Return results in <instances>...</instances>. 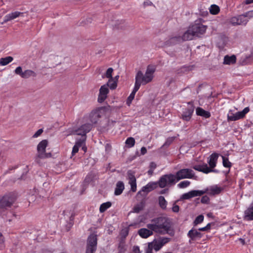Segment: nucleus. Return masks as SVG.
<instances>
[{"instance_id": "nucleus-41", "label": "nucleus", "mask_w": 253, "mask_h": 253, "mask_svg": "<svg viewBox=\"0 0 253 253\" xmlns=\"http://www.w3.org/2000/svg\"><path fill=\"white\" fill-rule=\"evenodd\" d=\"M190 184V182L187 180L181 181L178 185V187L180 188H184L188 186Z\"/></svg>"}, {"instance_id": "nucleus-1", "label": "nucleus", "mask_w": 253, "mask_h": 253, "mask_svg": "<svg viewBox=\"0 0 253 253\" xmlns=\"http://www.w3.org/2000/svg\"><path fill=\"white\" fill-rule=\"evenodd\" d=\"M156 71V68L153 65H149L144 75L141 71H138L135 78V84L133 89L128 97L126 103L129 105L134 99L136 92L139 89L141 84L145 85L153 80L154 74Z\"/></svg>"}, {"instance_id": "nucleus-50", "label": "nucleus", "mask_w": 253, "mask_h": 253, "mask_svg": "<svg viewBox=\"0 0 253 253\" xmlns=\"http://www.w3.org/2000/svg\"><path fill=\"white\" fill-rule=\"evenodd\" d=\"M210 201V198L208 196H204L202 197L201 202L203 204H208Z\"/></svg>"}, {"instance_id": "nucleus-29", "label": "nucleus", "mask_w": 253, "mask_h": 253, "mask_svg": "<svg viewBox=\"0 0 253 253\" xmlns=\"http://www.w3.org/2000/svg\"><path fill=\"white\" fill-rule=\"evenodd\" d=\"M124 188L125 187L124 183L121 181H118L116 184L114 194L117 196L121 195L122 193Z\"/></svg>"}, {"instance_id": "nucleus-14", "label": "nucleus", "mask_w": 253, "mask_h": 253, "mask_svg": "<svg viewBox=\"0 0 253 253\" xmlns=\"http://www.w3.org/2000/svg\"><path fill=\"white\" fill-rule=\"evenodd\" d=\"M92 128V125L90 124H85L76 129L74 133L82 136H86V134L90 131Z\"/></svg>"}, {"instance_id": "nucleus-57", "label": "nucleus", "mask_w": 253, "mask_h": 253, "mask_svg": "<svg viewBox=\"0 0 253 253\" xmlns=\"http://www.w3.org/2000/svg\"><path fill=\"white\" fill-rule=\"evenodd\" d=\"M168 192H169V189L168 188H165V189H164L161 190L159 192V194H164L165 193H168Z\"/></svg>"}, {"instance_id": "nucleus-28", "label": "nucleus", "mask_w": 253, "mask_h": 253, "mask_svg": "<svg viewBox=\"0 0 253 253\" xmlns=\"http://www.w3.org/2000/svg\"><path fill=\"white\" fill-rule=\"evenodd\" d=\"M196 112L198 116H200L205 118H209L211 117L210 112L205 111L201 107H198L196 110Z\"/></svg>"}, {"instance_id": "nucleus-20", "label": "nucleus", "mask_w": 253, "mask_h": 253, "mask_svg": "<svg viewBox=\"0 0 253 253\" xmlns=\"http://www.w3.org/2000/svg\"><path fill=\"white\" fill-rule=\"evenodd\" d=\"M223 190V188L218 186L217 185H213L211 186L210 188H207L203 191H206V193L210 195H215L220 193Z\"/></svg>"}, {"instance_id": "nucleus-43", "label": "nucleus", "mask_w": 253, "mask_h": 253, "mask_svg": "<svg viewBox=\"0 0 253 253\" xmlns=\"http://www.w3.org/2000/svg\"><path fill=\"white\" fill-rule=\"evenodd\" d=\"M86 136H82V138L79 139L77 140L75 144L79 146V147H81L83 145V144L84 143V142L86 140Z\"/></svg>"}, {"instance_id": "nucleus-35", "label": "nucleus", "mask_w": 253, "mask_h": 253, "mask_svg": "<svg viewBox=\"0 0 253 253\" xmlns=\"http://www.w3.org/2000/svg\"><path fill=\"white\" fill-rule=\"evenodd\" d=\"M106 85L107 87L109 86L111 89H114L117 87V83L116 82V80H114L113 78H111L109 79Z\"/></svg>"}, {"instance_id": "nucleus-36", "label": "nucleus", "mask_w": 253, "mask_h": 253, "mask_svg": "<svg viewBox=\"0 0 253 253\" xmlns=\"http://www.w3.org/2000/svg\"><path fill=\"white\" fill-rule=\"evenodd\" d=\"M193 67L191 66H183L177 70L178 74L184 73L185 72L191 71Z\"/></svg>"}, {"instance_id": "nucleus-53", "label": "nucleus", "mask_w": 253, "mask_h": 253, "mask_svg": "<svg viewBox=\"0 0 253 253\" xmlns=\"http://www.w3.org/2000/svg\"><path fill=\"white\" fill-rule=\"evenodd\" d=\"M172 211L174 212H178L179 211V207L176 205L175 203L173 204L172 208Z\"/></svg>"}, {"instance_id": "nucleus-58", "label": "nucleus", "mask_w": 253, "mask_h": 253, "mask_svg": "<svg viewBox=\"0 0 253 253\" xmlns=\"http://www.w3.org/2000/svg\"><path fill=\"white\" fill-rule=\"evenodd\" d=\"M133 251L134 253H140L139 247L138 246H134L133 247Z\"/></svg>"}, {"instance_id": "nucleus-17", "label": "nucleus", "mask_w": 253, "mask_h": 253, "mask_svg": "<svg viewBox=\"0 0 253 253\" xmlns=\"http://www.w3.org/2000/svg\"><path fill=\"white\" fill-rule=\"evenodd\" d=\"M203 236V234L198 231V229L192 228L187 233V236L190 239L191 241H196L200 239Z\"/></svg>"}, {"instance_id": "nucleus-10", "label": "nucleus", "mask_w": 253, "mask_h": 253, "mask_svg": "<svg viewBox=\"0 0 253 253\" xmlns=\"http://www.w3.org/2000/svg\"><path fill=\"white\" fill-rule=\"evenodd\" d=\"M229 22L234 26H246L248 22V19L246 18L243 14L231 17L229 20Z\"/></svg>"}, {"instance_id": "nucleus-46", "label": "nucleus", "mask_w": 253, "mask_h": 253, "mask_svg": "<svg viewBox=\"0 0 253 253\" xmlns=\"http://www.w3.org/2000/svg\"><path fill=\"white\" fill-rule=\"evenodd\" d=\"M4 247V239L1 232H0V249L2 250Z\"/></svg>"}, {"instance_id": "nucleus-22", "label": "nucleus", "mask_w": 253, "mask_h": 253, "mask_svg": "<svg viewBox=\"0 0 253 253\" xmlns=\"http://www.w3.org/2000/svg\"><path fill=\"white\" fill-rule=\"evenodd\" d=\"M153 230L145 228L140 229L138 231V235L143 238H147L153 234Z\"/></svg>"}, {"instance_id": "nucleus-26", "label": "nucleus", "mask_w": 253, "mask_h": 253, "mask_svg": "<svg viewBox=\"0 0 253 253\" xmlns=\"http://www.w3.org/2000/svg\"><path fill=\"white\" fill-rule=\"evenodd\" d=\"M158 181L154 182H149L146 186H144L142 188V191L144 192H149L156 188L157 187Z\"/></svg>"}, {"instance_id": "nucleus-12", "label": "nucleus", "mask_w": 253, "mask_h": 253, "mask_svg": "<svg viewBox=\"0 0 253 253\" xmlns=\"http://www.w3.org/2000/svg\"><path fill=\"white\" fill-rule=\"evenodd\" d=\"M194 111V106L193 105H191L190 106L184 110L180 117V119L184 121H189L192 118Z\"/></svg>"}, {"instance_id": "nucleus-40", "label": "nucleus", "mask_w": 253, "mask_h": 253, "mask_svg": "<svg viewBox=\"0 0 253 253\" xmlns=\"http://www.w3.org/2000/svg\"><path fill=\"white\" fill-rule=\"evenodd\" d=\"M175 139V137H168L165 143L162 146V147H169L174 141Z\"/></svg>"}, {"instance_id": "nucleus-47", "label": "nucleus", "mask_w": 253, "mask_h": 253, "mask_svg": "<svg viewBox=\"0 0 253 253\" xmlns=\"http://www.w3.org/2000/svg\"><path fill=\"white\" fill-rule=\"evenodd\" d=\"M14 73L15 74L19 75L21 77L23 73L22 67L21 66L17 67L14 70Z\"/></svg>"}, {"instance_id": "nucleus-27", "label": "nucleus", "mask_w": 253, "mask_h": 253, "mask_svg": "<svg viewBox=\"0 0 253 253\" xmlns=\"http://www.w3.org/2000/svg\"><path fill=\"white\" fill-rule=\"evenodd\" d=\"M236 62V57L234 55L231 56L226 55L224 57L223 64L226 65H231L235 63Z\"/></svg>"}, {"instance_id": "nucleus-44", "label": "nucleus", "mask_w": 253, "mask_h": 253, "mask_svg": "<svg viewBox=\"0 0 253 253\" xmlns=\"http://www.w3.org/2000/svg\"><path fill=\"white\" fill-rule=\"evenodd\" d=\"M118 249H119V253H124L126 251V249L125 248V245L123 243H120L119 246H118Z\"/></svg>"}, {"instance_id": "nucleus-31", "label": "nucleus", "mask_w": 253, "mask_h": 253, "mask_svg": "<svg viewBox=\"0 0 253 253\" xmlns=\"http://www.w3.org/2000/svg\"><path fill=\"white\" fill-rule=\"evenodd\" d=\"M37 76V74L32 70H26L23 72L22 74V76L21 78L24 79H28L30 77H36Z\"/></svg>"}, {"instance_id": "nucleus-60", "label": "nucleus", "mask_w": 253, "mask_h": 253, "mask_svg": "<svg viewBox=\"0 0 253 253\" xmlns=\"http://www.w3.org/2000/svg\"><path fill=\"white\" fill-rule=\"evenodd\" d=\"M131 190L132 192H135L136 191V184L131 185Z\"/></svg>"}, {"instance_id": "nucleus-19", "label": "nucleus", "mask_w": 253, "mask_h": 253, "mask_svg": "<svg viewBox=\"0 0 253 253\" xmlns=\"http://www.w3.org/2000/svg\"><path fill=\"white\" fill-rule=\"evenodd\" d=\"M243 218L246 221L253 220V200L247 209L245 211Z\"/></svg>"}, {"instance_id": "nucleus-15", "label": "nucleus", "mask_w": 253, "mask_h": 253, "mask_svg": "<svg viewBox=\"0 0 253 253\" xmlns=\"http://www.w3.org/2000/svg\"><path fill=\"white\" fill-rule=\"evenodd\" d=\"M103 110L101 108H98L92 111L89 115L90 121L92 124H96L101 117Z\"/></svg>"}, {"instance_id": "nucleus-5", "label": "nucleus", "mask_w": 253, "mask_h": 253, "mask_svg": "<svg viewBox=\"0 0 253 253\" xmlns=\"http://www.w3.org/2000/svg\"><path fill=\"white\" fill-rule=\"evenodd\" d=\"M16 196L12 193H8L0 197V212L10 208L16 200Z\"/></svg>"}, {"instance_id": "nucleus-51", "label": "nucleus", "mask_w": 253, "mask_h": 253, "mask_svg": "<svg viewBox=\"0 0 253 253\" xmlns=\"http://www.w3.org/2000/svg\"><path fill=\"white\" fill-rule=\"evenodd\" d=\"M74 219V215L73 214H72V215L70 216V222L68 223V230H69V229L73 226V224H74V222H73V220Z\"/></svg>"}, {"instance_id": "nucleus-64", "label": "nucleus", "mask_w": 253, "mask_h": 253, "mask_svg": "<svg viewBox=\"0 0 253 253\" xmlns=\"http://www.w3.org/2000/svg\"><path fill=\"white\" fill-rule=\"evenodd\" d=\"M245 3L246 4H249L253 3V0H246Z\"/></svg>"}, {"instance_id": "nucleus-3", "label": "nucleus", "mask_w": 253, "mask_h": 253, "mask_svg": "<svg viewBox=\"0 0 253 253\" xmlns=\"http://www.w3.org/2000/svg\"><path fill=\"white\" fill-rule=\"evenodd\" d=\"M48 145V141L46 139L41 141L37 146V154L35 158V161L40 164L41 159H46L52 156L51 153H46L45 149Z\"/></svg>"}, {"instance_id": "nucleus-54", "label": "nucleus", "mask_w": 253, "mask_h": 253, "mask_svg": "<svg viewBox=\"0 0 253 253\" xmlns=\"http://www.w3.org/2000/svg\"><path fill=\"white\" fill-rule=\"evenodd\" d=\"M79 146L75 144L73 148L72 154V155H74L75 154L77 153L79 151Z\"/></svg>"}, {"instance_id": "nucleus-48", "label": "nucleus", "mask_w": 253, "mask_h": 253, "mask_svg": "<svg viewBox=\"0 0 253 253\" xmlns=\"http://www.w3.org/2000/svg\"><path fill=\"white\" fill-rule=\"evenodd\" d=\"M246 18H248V20L253 17V10L249 11L243 14Z\"/></svg>"}, {"instance_id": "nucleus-6", "label": "nucleus", "mask_w": 253, "mask_h": 253, "mask_svg": "<svg viewBox=\"0 0 253 253\" xmlns=\"http://www.w3.org/2000/svg\"><path fill=\"white\" fill-rule=\"evenodd\" d=\"M97 239L96 235L90 234L87 238L86 253H94L97 249Z\"/></svg>"}, {"instance_id": "nucleus-59", "label": "nucleus", "mask_w": 253, "mask_h": 253, "mask_svg": "<svg viewBox=\"0 0 253 253\" xmlns=\"http://www.w3.org/2000/svg\"><path fill=\"white\" fill-rule=\"evenodd\" d=\"M147 153V149L145 147H142L141 148V153L142 155H144Z\"/></svg>"}, {"instance_id": "nucleus-13", "label": "nucleus", "mask_w": 253, "mask_h": 253, "mask_svg": "<svg viewBox=\"0 0 253 253\" xmlns=\"http://www.w3.org/2000/svg\"><path fill=\"white\" fill-rule=\"evenodd\" d=\"M219 157L218 154L213 153L211 154L208 160V163L209 165V168L212 170L211 172H217L218 170L213 169L216 166L217 160Z\"/></svg>"}, {"instance_id": "nucleus-23", "label": "nucleus", "mask_w": 253, "mask_h": 253, "mask_svg": "<svg viewBox=\"0 0 253 253\" xmlns=\"http://www.w3.org/2000/svg\"><path fill=\"white\" fill-rule=\"evenodd\" d=\"M22 14H23V13L19 11H15L14 12L7 14L4 17L3 22L2 23H5L13 19H14Z\"/></svg>"}, {"instance_id": "nucleus-62", "label": "nucleus", "mask_w": 253, "mask_h": 253, "mask_svg": "<svg viewBox=\"0 0 253 253\" xmlns=\"http://www.w3.org/2000/svg\"><path fill=\"white\" fill-rule=\"evenodd\" d=\"M129 184L130 185L136 184V179H132V180H129Z\"/></svg>"}, {"instance_id": "nucleus-56", "label": "nucleus", "mask_w": 253, "mask_h": 253, "mask_svg": "<svg viewBox=\"0 0 253 253\" xmlns=\"http://www.w3.org/2000/svg\"><path fill=\"white\" fill-rule=\"evenodd\" d=\"M157 167L156 164L154 162H151L150 164V169L154 170Z\"/></svg>"}, {"instance_id": "nucleus-30", "label": "nucleus", "mask_w": 253, "mask_h": 253, "mask_svg": "<svg viewBox=\"0 0 253 253\" xmlns=\"http://www.w3.org/2000/svg\"><path fill=\"white\" fill-rule=\"evenodd\" d=\"M158 203L159 206L162 210H166L167 209L168 202L164 196H160L158 197Z\"/></svg>"}, {"instance_id": "nucleus-34", "label": "nucleus", "mask_w": 253, "mask_h": 253, "mask_svg": "<svg viewBox=\"0 0 253 253\" xmlns=\"http://www.w3.org/2000/svg\"><path fill=\"white\" fill-rule=\"evenodd\" d=\"M144 204L143 202H141L139 204L135 205L132 209V212L135 213H139L143 209Z\"/></svg>"}, {"instance_id": "nucleus-11", "label": "nucleus", "mask_w": 253, "mask_h": 253, "mask_svg": "<svg viewBox=\"0 0 253 253\" xmlns=\"http://www.w3.org/2000/svg\"><path fill=\"white\" fill-rule=\"evenodd\" d=\"M170 241V238L167 237H160L154 241L153 243V248L155 251H159L165 245Z\"/></svg>"}, {"instance_id": "nucleus-4", "label": "nucleus", "mask_w": 253, "mask_h": 253, "mask_svg": "<svg viewBox=\"0 0 253 253\" xmlns=\"http://www.w3.org/2000/svg\"><path fill=\"white\" fill-rule=\"evenodd\" d=\"M177 182L175 174L169 173L161 176L158 181V184L160 188H164L174 186Z\"/></svg>"}, {"instance_id": "nucleus-55", "label": "nucleus", "mask_w": 253, "mask_h": 253, "mask_svg": "<svg viewBox=\"0 0 253 253\" xmlns=\"http://www.w3.org/2000/svg\"><path fill=\"white\" fill-rule=\"evenodd\" d=\"M43 132V129H39V130H38L36 133L33 135V137H38L39 136H40Z\"/></svg>"}, {"instance_id": "nucleus-9", "label": "nucleus", "mask_w": 253, "mask_h": 253, "mask_svg": "<svg viewBox=\"0 0 253 253\" xmlns=\"http://www.w3.org/2000/svg\"><path fill=\"white\" fill-rule=\"evenodd\" d=\"M249 111L250 108L247 107L245 108L242 111L237 112L235 114L230 112L227 115V120L228 121H235L243 119Z\"/></svg>"}, {"instance_id": "nucleus-33", "label": "nucleus", "mask_w": 253, "mask_h": 253, "mask_svg": "<svg viewBox=\"0 0 253 253\" xmlns=\"http://www.w3.org/2000/svg\"><path fill=\"white\" fill-rule=\"evenodd\" d=\"M112 206V203L110 202H107L102 204L99 208L100 212L103 213L105 211L108 209H109Z\"/></svg>"}, {"instance_id": "nucleus-49", "label": "nucleus", "mask_w": 253, "mask_h": 253, "mask_svg": "<svg viewBox=\"0 0 253 253\" xmlns=\"http://www.w3.org/2000/svg\"><path fill=\"white\" fill-rule=\"evenodd\" d=\"M134 172L132 170H128L127 172L129 180L135 179V177L134 175Z\"/></svg>"}, {"instance_id": "nucleus-39", "label": "nucleus", "mask_w": 253, "mask_h": 253, "mask_svg": "<svg viewBox=\"0 0 253 253\" xmlns=\"http://www.w3.org/2000/svg\"><path fill=\"white\" fill-rule=\"evenodd\" d=\"M126 144L129 148L133 147L135 144V139L134 138L130 137L126 139Z\"/></svg>"}, {"instance_id": "nucleus-32", "label": "nucleus", "mask_w": 253, "mask_h": 253, "mask_svg": "<svg viewBox=\"0 0 253 253\" xmlns=\"http://www.w3.org/2000/svg\"><path fill=\"white\" fill-rule=\"evenodd\" d=\"M13 58L11 56H7L5 58H1L0 59V65L5 66L12 62Z\"/></svg>"}, {"instance_id": "nucleus-21", "label": "nucleus", "mask_w": 253, "mask_h": 253, "mask_svg": "<svg viewBox=\"0 0 253 253\" xmlns=\"http://www.w3.org/2000/svg\"><path fill=\"white\" fill-rule=\"evenodd\" d=\"M192 168L196 170L202 172L206 174L211 172L212 171L211 169L209 168L207 164L195 165Z\"/></svg>"}, {"instance_id": "nucleus-18", "label": "nucleus", "mask_w": 253, "mask_h": 253, "mask_svg": "<svg viewBox=\"0 0 253 253\" xmlns=\"http://www.w3.org/2000/svg\"><path fill=\"white\" fill-rule=\"evenodd\" d=\"M108 93V87L105 84L102 85L99 89L98 102L99 103L103 102L106 99Z\"/></svg>"}, {"instance_id": "nucleus-42", "label": "nucleus", "mask_w": 253, "mask_h": 253, "mask_svg": "<svg viewBox=\"0 0 253 253\" xmlns=\"http://www.w3.org/2000/svg\"><path fill=\"white\" fill-rule=\"evenodd\" d=\"M204 216L203 215H199L195 218L194 221V225H196L202 222L204 220Z\"/></svg>"}, {"instance_id": "nucleus-61", "label": "nucleus", "mask_w": 253, "mask_h": 253, "mask_svg": "<svg viewBox=\"0 0 253 253\" xmlns=\"http://www.w3.org/2000/svg\"><path fill=\"white\" fill-rule=\"evenodd\" d=\"M144 6H147V5H151L152 4V3L151 1L149 0H147L144 2L143 3Z\"/></svg>"}, {"instance_id": "nucleus-25", "label": "nucleus", "mask_w": 253, "mask_h": 253, "mask_svg": "<svg viewBox=\"0 0 253 253\" xmlns=\"http://www.w3.org/2000/svg\"><path fill=\"white\" fill-rule=\"evenodd\" d=\"M195 36L194 33L191 31L190 27L187 31H186L183 36L181 37L182 41H189L193 39V37Z\"/></svg>"}, {"instance_id": "nucleus-38", "label": "nucleus", "mask_w": 253, "mask_h": 253, "mask_svg": "<svg viewBox=\"0 0 253 253\" xmlns=\"http://www.w3.org/2000/svg\"><path fill=\"white\" fill-rule=\"evenodd\" d=\"M223 166L227 168H230L232 166L231 163L229 161L228 158L222 156Z\"/></svg>"}, {"instance_id": "nucleus-2", "label": "nucleus", "mask_w": 253, "mask_h": 253, "mask_svg": "<svg viewBox=\"0 0 253 253\" xmlns=\"http://www.w3.org/2000/svg\"><path fill=\"white\" fill-rule=\"evenodd\" d=\"M151 222L147 224V227L154 232L161 235L168 234L171 237L174 235L172 223L169 218L160 216L153 219Z\"/></svg>"}, {"instance_id": "nucleus-7", "label": "nucleus", "mask_w": 253, "mask_h": 253, "mask_svg": "<svg viewBox=\"0 0 253 253\" xmlns=\"http://www.w3.org/2000/svg\"><path fill=\"white\" fill-rule=\"evenodd\" d=\"M177 181L185 178H193L195 173L193 170L190 169H182L177 171L175 174Z\"/></svg>"}, {"instance_id": "nucleus-24", "label": "nucleus", "mask_w": 253, "mask_h": 253, "mask_svg": "<svg viewBox=\"0 0 253 253\" xmlns=\"http://www.w3.org/2000/svg\"><path fill=\"white\" fill-rule=\"evenodd\" d=\"M182 41L180 36H176L170 38L169 40L165 42V44L168 46H170L174 44H176Z\"/></svg>"}, {"instance_id": "nucleus-37", "label": "nucleus", "mask_w": 253, "mask_h": 253, "mask_svg": "<svg viewBox=\"0 0 253 253\" xmlns=\"http://www.w3.org/2000/svg\"><path fill=\"white\" fill-rule=\"evenodd\" d=\"M220 10L219 6L215 4H212L211 6L210 12L212 14H217L219 13Z\"/></svg>"}, {"instance_id": "nucleus-16", "label": "nucleus", "mask_w": 253, "mask_h": 253, "mask_svg": "<svg viewBox=\"0 0 253 253\" xmlns=\"http://www.w3.org/2000/svg\"><path fill=\"white\" fill-rule=\"evenodd\" d=\"M206 191L202 190H192L188 193L183 194L181 197V199L184 200H188L196 196H200L205 194Z\"/></svg>"}, {"instance_id": "nucleus-8", "label": "nucleus", "mask_w": 253, "mask_h": 253, "mask_svg": "<svg viewBox=\"0 0 253 253\" xmlns=\"http://www.w3.org/2000/svg\"><path fill=\"white\" fill-rule=\"evenodd\" d=\"M190 28L195 36L200 37L206 32L207 27L199 21H196L194 24L190 26Z\"/></svg>"}, {"instance_id": "nucleus-52", "label": "nucleus", "mask_w": 253, "mask_h": 253, "mask_svg": "<svg viewBox=\"0 0 253 253\" xmlns=\"http://www.w3.org/2000/svg\"><path fill=\"white\" fill-rule=\"evenodd\" d=\"M128 234V230L127 229H123L121 232V235L122 237L126 238Z\"/></svg>"}, {"instance_id": "nucleus-63", "label": "nucleus", "mask_w": 253, "mask_h": 253, "mask_svg": "<svg viewBox=\"0 0 253 253\" xmlns=\"http://www.w3.org/2000/svg\"><path fill=\"white\" fill-rule=\"evenodd\" d=\"M206 229L207 231L209 230L211 228V223H208L206 226H205Z\"/></svg>"}, {"instance_id": "nucleus-45", "label": "nucleus", "mask_w": 253, "mask_h": 253, "mask_svg": "<svg viewBox=\"0 0 253 253\" xmlns=\"http://www.w3.org/2000/svg\"><path fill=\"white\" fill-rule=\"evenodd\" d=\"M113 69L112 68H109L107 69L105 76L106 78H109V79L111 78H113L112 77V74L113 73Z\"/></svg>"}]
</instances>
